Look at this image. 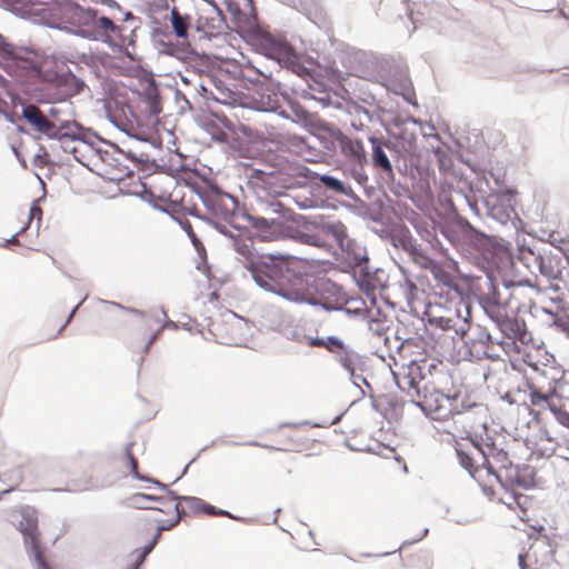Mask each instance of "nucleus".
<instances>
[{"instance_id": "obj_6", "label": "nucleus", "mask_w": 569, "mask_h": 569, "mask_svg": "<svg viewBox=\"0 0 569 569\" xmlns=\"http://www.w3.org/2000/svg\"><path fill=\"white\" fill-rule=\"evenodd\" d=\"M291 54L292 58L290 61L286 62L276 61L271 57H266L276 67L274 71L269 68H258L248 60L247 63L240 69V74L242 78L251 82L259 81L258 78L263 77L267 80V90H271L272 92L279 91L281 92L282 98H287L290 87L283 81L284 74L289 72L300 74L307 71V68L299 62L293 48Z\"/></svg>"}, {"instance_id": "obj_7", "label": "nucleus", "mask_w": 569, "mask_h": 569, "mask_svg": "<svg viewBox=\"0 0 569 569\" xmlns=\"http://www.w3.org/2000/svg\"><path fill=\"white\" fill-rule=\"evenodd\" d=\"M310 343L319 345L330 352L349 377H355L357 371L366 372L370 370V358L359 353L337 336L330 335L323 338H316L310 340Z\"/></svg>"}, {"instance_id": "obj_20", "label": "nucleus", "mask_w": 569, "mask_h": 569, "mask_svg": "<svg viewBox=\"0 0 569 569\" xmlns=\"http://www.w3.org/2000/svg\"><path fill=\"white\" fill-rule=\"evenodd\" d=\"M372 59V54L363 50L352 51L349 54L350 73L358 78L369 79L373 76Z\"/></svg>"}, {"instance_id": "obj_48", "label": "nucleus", "mask_w": 569, "mask_h": 569, "mask_svg": "<svg viewBox=\"0 0 569 569\" xmlns=\"http://www.w3.org/2000/svg\"><path fill=\"white\" fill-rule=\"evenodd\" d=\"M193 191L198 196V198L200 199L201 203L203 204V207L206 209L211 210V211H213L216 209L214 200L210 199L203 190L198 188V189H193Z\"/></svg>"}, {"instance_id": "obj_57", "label": "nucleus", "mask_w": 569, "mask_h": 569, "mask_svg": "<svg viewBox=\"0 0 569 569\" xmlns=\"http://www.w3.org/2000/svg\"><path fill=\"white\" fill-rule=\"evenodd\" d=\"M78 60L88 67H93L97 62V58L92 52H81L78 54Z\"/></svg>"}, {"instance_id": "obj_54", "label": "nucleus", "mask_w": 569, "mask_h": 569, "mask_svg": "<svg viewBox=\"0 0 569 569\" xmlns=\"http://www.w3.org/2000/svg\"><path fill=\"white\" fill-rule=\"evenodd\" d=\"M127 159H129L131 162H133L134 164H138V163H141V162H148L149 159H148V156L144 154V153H140L139 156L136 154L134 152H132L131 150H127L124 151V153H122Z\"/></svg>"}, {"instance_id": "obj_63", "label": "nucleus", "mask_w": 569, "mask_h": 569, "mask_svg": "<svg viewBox=\"0 0 569 569\" xmlns=\"http://www.w3.org/2000/svg\"><path fill=\"white\" fill-rule=\"evenodd\" d=\"M163 492L166 493L163 497L168 498V502H170V501L182 502L183 498L186 497V496H182V495H178L174 490H172L169 487V485H167V490H163Z\"/></svg>"}, {"instance_id": "obj_18", "label": "nucleus", "mask_w": 569, "mask_h": 569, "mask_svg": "<svg viewBox=\"0 0 569 569\" xmlns=\"http://www.w3.org/2000/svg\"><path fill=\"white\" fill-rule=\"evenodd\" d=\"M313 137L328 152L335 153L338 150L342 132L333 124L318 120L315 124Z\"/></svg>"}, {"instance_id": "obj_37", "label": "nucleus", "mask_w": 569, "mask_h": 569, "mask_svg": "<svg viewBox=\"0 0 569 569\" xmlns=\"http://www.w3.org/2000/svg\"><path fill=\"white\" fill-rule=\"evenodd\" d=\"M547 409L556 417V419L562 423L567 425V419H569V413L563 410L561 407L557 406L552 400L551 397L548 399L546 403Z\"/></svg>"}, {"instance_id": "obj_55", "label": "nucleus", "mask_w": 569, "mask_h": 569, "mask_svg": "<svg viewBox=\"0 0 569 569\" xmlns=\"http://www.w3.org/2000/svg\"><path fill=\"white\" fill-rule=\"evenodd\" d=\"M403 230H405L403 234H401L397 239L392 240V244L395 247L398 246V243H399L402 248H407V242L412 240L410 230L406 226H403Z\"/></svg>"}, {"instance_id": "obj_39", "label": "nucleus", "mask_w": 569, "mask_h": 569, "mask_svg": "<svg viewBox=\"0 0 569 569\" xmlns=\"http://www.w3.org/2000/svg\"><path fill=\"white\" fill-rule=\"evenodd\" d=\"M42 199H43V197L32 201V203L30 206V210H29V219H28V222H27L28 226H29L30 221L33 218H37V226H36V231L37 232L40 229V223H41V218H42V209L38 206V202L41 201Z\"/></svg>"}, {"instance_id": "obj_29", "label": "nucleus", "mask_w": 569, "mask_h": 569, "mask_svg": "<svg viewBox=\"0 0 569 569\" xmlns=\"http://www.w3.org/2000/svg\"><path fill=\"white\" fill-rule=\"evenodd\" d=\"M269 91L270 93L267 94L266 101H263V99L261 100V106L258 108V110L263 112H273L280 116L281 118H288V110H284L281 107L279 100L277 99V96H281V92H272L271 90Z\"/></svg>"}, {"instance_id": "obj_17", "label": "nucleus", "mask_w": 569, "mask_h": 569, "mask_svg": "<svg viewBox=\"0 0 569 569\" xmlns=\"http://www.w3.org/2000/svg\"><path fill=\"white\" fill-rule=\"evenodd\" d=\"M368 140L371 143L372 148L371 161L373 167L379 170L381 178L385 181L393 182L395 170L389 157L385 151V147L390 148V143L388 142L387 144H385L379 138L375 136H370Z\"/></svg>"}, {"instance_id": "obj_27", "label": "nucleus", "mask_w": 569, "mask_h": 569, "mask_svg": "<svg viewBox=\"0 0 569 569\" xmlns=\"http://www.w3.org/2000/svg\"><path fill=\"white\" fill-rule=\"evenodd\" d=\"M323 230L332 236L337 241V244L341 248L345 243L351 242V238L348 236L347 228L341 221H329L323 226Z\"/></svg>"}, {"instance_id": "obj_16", "label": "nucleus", "mask_w": 569, "mask_h": 569, "mask_svg": "<svg viewBox=\"0 0 569 569\" xmlns=\"http://www.w3.org/2000/svg\"><path fill=\"white\" fill-rule=\"evenodd\" d=\"M563 260V252L560 249L552 250L542 247L540 250H537L536 266L540 274L548 280H561Z\"/></svg>"}, {"instance_id": "obj_14", "label": "nucleus", "mask_w": 569, "mask_h": 569, "mask_svg": "<svg viewBox=\"0 0 569 569\" xmlns=\"http://www.w3.org/2000/svg\"><path fill=\"white\" fill-rule=\"evenodd\" d=\"M56 84L48 93V102H68L87 88L84 80L76 76L70 69L57 78Z\"/></svg>"}, {"instance_id": "obj_3", "label": "nucleus", "mask_w": 569, "mask_h": 569, "mask_svg": "<svg viewBox=\"0 0 569 569\" xmlns=\"http://www.w3.org/2000/svg\"><path fill=\"white\" fill-rule=\"evenodd\" d=\"M246 6L249 8V12L241 10L236 1L227 3V10L231 14L234 24L233 28L229 29L237 32L257 53L271 57L280 62L290 61L292 46L287 38L281 34H273L258 24L253 0H246Z\"/></svg>"}, {"instance_id": "obj_50", "label": "nucleus", "mask_w": 569, "mask_h": 569, "mask_svg": "<svg viewBox=\"0 0 569 569\" xmlns=\"http://www.w3.org/2000/svg\"><path fill=\"white\" fill-rule=\"evenodd\" d=\"M211 191L213 194H216L218 198H228L232 201L233 206L236 209L239 208V201L237 199L236 196L227 192V191H223L221 190L217 184H213V187L211 188Z\"/></svg>"}, {"instance_id": "obj_25", "label": "nucleus", "mask_w": 569, "mask_h": 569, "mask_svg": "<svg viewBox=\"0 0 569 569\" xmlns=\"http://www.w3.org/2000/svg\"><path fill=\"white\" fill-rule=\"evenodd\" d=\"M342 251L348 256L349 264L356 268L363 261H369L366 247L359 244L355 239L351 238V242H347L341 247Z\"/></svg>"}, {"instance_id": "obj_4", "label": "nucleus", "mask_w": 569, "mask_h": 569, "mask_svg": "<svg viewBox=\"0 0 569 569\" xmlns=\"http://www.w3.org/2000/svg\"><path fill=\"white\" fill-rule=\"evenodd\" d=\"M21 116L26 122L38 133L36 140L42 136L50 140L63 143V141L74 142L80 139L83 132V126L77 121L63 120L58 124L48 121L39 107L33 102L21 103Z\"/></svg>"}, {"instance_id": "obj_33", "label": "nucleus", "mask_w": 569, "mask_h": 569, "mask_svg": "<svg viewBox=\"0 0 569 569\" xmlns=\"http://www.w3.org/2000/svg\"><path fill=\"white\" fill-rule=\"evenodd\" d=\"M252 238L249 239H242L239 234H237L232 239V247L236 252L241 254L244 258L243 263L247 261L248 258L253 257V254L257 252L256 250L252 251Z\"/></svg>"}, {"instance_id": "obj_59", "label": "nucleus", "mask_w": 569, "mask_h": 569, "mask_svg": "<svg viewBox=\"0 0 569 569\" xmlns=\"http://www.w3.org/2000/svg\"><path fill=\"white\" fill-rule=\"evenodd\" d=\"M123 22H130L133 27L131 32L139 27L140 18L134 16L131 11H123Z\"/></svg>"}, {"instance_id": "obj_1", "label": "nucleus", "mask_w": 569, "mask_h": 569, "mask_svg": "<svg viewBox=\"0 0 569 569\" xmlns=\"http://www.w3.org/2000/svg\"><path fill=\"white\" fill-rule=\"evenodd\" d=\"M243 268L258 288L293 303H307L312 293L332 296L333 281L307 271L299 257L281 252H256Z\"/></svg>"}, {"instance_id": "obj_49", "label": "nucleus", "mask_w": 569, "mask_h": 569, "mask_svg": "<svg viewBox=\"0 0 569 569\" xmlns=\"http://www.w3.org/2000/svg\"><path fill=\"white\" fill-rule=\"evenodd\" d=\"M429 532V529L428 528H425L423 531H422V535L416 539H412V540H405L402 542V545L395 551H391V552H382L380 555H378L379 557H386V556H389V555H392V553H396V552H400L401 549L408 547V546H411L416 542H419L420 540H422Z\"/></svg>"}, {"instance_id": "obj_12", "label": "nucleus", "mask_w": 569, "mask_h": 569, "mask_svg": "<svg viewBox=\"0 0 569 569\" xmlns=\"http://www.w3.org/2000/svg\"><path fill=\"white\" fill-rule=\"evenodd\" d=\"M337 290L332 292V296L312 293L308 305L312 307H319L325 311H338L343 312L349 318H358L362 315L360 308H348L346 305L349 302L342 286L333 282Z\"/></svg>"}, {"instance_id": "obj_41", "label": "nucleus", "mask_w": 569, "mask_h": 569, "mask_svg": "<svg viewBox=\"0 0 569 569\" xmlns=\"http://www.w3.org/2000/svg\"><path fill=\"white\" fill-rule=\"evenodd\" d=\"M100 302L102 303H108V305H111L120 310H123L124 312H128L130 315H133L136 317H139V318H144L147 316V312L143 311V310H140V309H137V308H133V307H127V306H123L119 302H116V301H108V300H103V299H99Z\"/></svg>"}, {"instance_id": "obj_46", "label": "nucleus", "mask_w": 569, "mask_h": 569, "mask_svg": "<svg viewBox=\"0 0 569 569\" xmlns=\"http://www.w3.org/2000/svg\"><path fill=\"white\" fill-rule=\"evenodd\" d=\"M351 382L355 387L360 389V393L362 397L366 396L365 390L359 386L358 381L362 383L367 389L371 390L372 385L368 381V379L363 376V372L357 371L355 377H350Z\"/></svg>"}, {"instance_id": "obj_51", "label": "nucleus", "mask_w": 569, "mask_h": 569, "mask_svg": "<svg viewBox=\"0 0 569 569\" xmlns=\"http://www.w3.org/2000/svg\"><path fill=\"white\" fill-rule=\"evenodd\" d=\"M292 338L295 341L299 342V343H305L309 347H320L319 345H311L310 343V340L312 339H316V338H319L318 336H309L305 332H300V331H295L293 335H292Z\"/></svg>"}, {"instance_id": "obj_15", "label": "nucleus", "mask_w": 569, "mask_h": 569, "mask_svg": "<svg viewBox=\"0 0 569 569\" xmlns=\"http://www.w3.org/2000/svg\"><path fill=\"white\" fill-rule=\"evenodd\" d=\"M470 226L467 218L455 211L439 223V232L456 251L463 250L461 242Z\"/></svg>"}, {"instance_id": "obj_61", "label": "nucleus", "mask_w": 569, "mask_h": 569, "mask_svg": "<svg viewBox=\"0 0 569 569\" xmlns=\"http://www.w3.org/2000/svg\"><path fill=\"white\" fill-rule=\"evenodd\" d=\"M134 552H136V559L130 566H128L127 569H142V567L147 560V556H144L136 550H134Z\"/></svg>"}, {"instance_id": "obj_53", "label": "nucleus", "mask_w": 569, "mask_h": 569, "mask_svg": "<svg viewBox=\"0 0 569 569\" xmlns=\"http://www.w3.org/2000/svg\"><path fill=\"white\" fill-rule=\"evenodd\" d=\"M350 173H351L352 178L355 179V181L359 186L367 184L368 176H367V173L363 170L353 167V168H351Z\"/></svg>"}, {"instance_id": "obj_31", "label": "nucleus", "mask_w": 569, "mask_h": 569, "mask_svg": "<svg viewBox=\"0 0 569 569\" xmlns=\"http://www.w3.org/2000/svg\"><path fill=\"white\" fill-rule=\"evenodd\" d=\"M456 456L458 459L459 465L468 471L469 476L478 481V472L480 471V467L476 466L475 459L462 448L456 447L455 448Z\"/></svg>"}, {"instance_id": "obj_19", "label": "nucleus", "mask_w": 569, "mask_h": 569, "mask_svg": "<svg viewBox=\"0 0 569 569\" xmlns=\"http://www.w3.org/2000/svg\"><path fill=\"white\" fill-rule=\"evenodd\" d=\"M126 27L116 24L111 18L101 14L98 20V29L96 32L94 41H101L108 46L113 44L112 34L119 39L124 38Z\"/></svg>"}, {"instance_id": "obj_9", "label": "nucleus", "mask_w": 569, "mask_h": 569, "mask_svg": "<svg viewBox=\"0 0 569 569\" xmlns=\"http://www.w3.org/2000/svg\"><path fill=\"white\" fill-rule=\"evenodd\" d=\"M298 174L310 176V181L313 187L322 192L327 198H333L336 196H345L359 204L360 207H366V203L360 199V197L353 191L350 183L345 180L329 174V173H318L311 171L308 167H302Z\"/></svg>"}, {"instance_id": "obj_44", "label": "nucleus", "mask_w": 569, "mask_h": 569, "mask_svg": "<svg viewBox=\"0 0 569 569\" xmlns=\"http://www.w3.org/2000/svg\"><path fill=\"white\" fill-rule=\"evenodd\" d=\"M471 340L480 343H489L491 342V335L486 328L477 326L473 330V338Z\"/></svg>"}, {"instance_id": "obj_64", "label": "nucleus", "mask_w": 569, "mask_h": 569, "mask_svg": "<svg viewBox=\"0 0 569 569\" xmlns=\"http://www.w3.org/2000/svg\"><path fill=\"white\" fill-rule=\"evenodd\" d=\"M470 442L475 449L482 456L483 453H487V451L483 448V439L481 436H475L470 437Z\"/></svg>"}, {"instance_id": "obj_45", "label": "nucleus", "mask_w": 569, "mask_h": 569, "mask_svg": "<svg viewBox=\"0 0 569 569\" xmlns=\"http://www.w3.org/2000/svg\"><path fill=\"white\" fill-rule=\"evenodd\" d=\"M181 229L187 233L192 244H196V242L200 243V239L194 233L191 222L188 219H181L177 220Z\"/></svg>"}, {"instance_id": "obj_36", "label": "nucleus", "mask_w": 569, "mask_h": 569, "mask_svg": "<svg viewBox=\"0 0 569 569\" xmlns=\"http://www.w3.org/2000/svg\"><path fill=\"white\" fill-rule=\"evenodd\" d=\"M51 150L54 152L61 150L64 153H71L77 162L84 164L83 157L77 156V152H79V148L71 146V142L69 141L64 140L63 143L57 142L56 144L51 146Z\"/></svg>"}, {"instance_id": "obj_42", "label": "nucleus", "mask_w": 569, "mask_h": 569, "mask_svg": "<svg viewBox=\"0 0 569 569\" xmlns=\"http://www.w3.org/2000/svg\"><path fill=\"white\" fill-rule=\"evenodd\" d=\"M182 502L187 503L188 509L192 513H201V509L203 508V499L194 496H186Z\"/></svg>"}, {"instance_id": "obj_22", "label": "nucleus", "mask_w": 569, "mask_h": 569, "mask_svg": "<svg viewBox=\"0 0 569 569\" xmlns=\"http://www.w3.org/2000/svg\"><path fill=\"white\" fill-rule=\"evenodd\" d=\"M283 99L288 102L290 109L288 111L287 119L307 129H311L315 124H317L319 119H317L313 113L308 111L299 101L291 99L289 94Z\"/></svg>"}, {"instance_id": "obj_34", "label": "nucleus", "mask_w": 569, "mask_h": 569, "mask_svg": "<svg viewBox=\"0 0 569 569\" xmlns=\"http://www.w3.org/2000/svg\"><path fill=\"white\" fill-rule=\"evenodd\" d=\"M386 114V127L385 130L388 134L393 136L390 130V126H393L397 129H401L406 124V120L402 116L395 112L393 110H388L385 112Z\"/></svg>"}, {"instance_id": "obj_32", "label": "nucleus", "mask_w": 569, "mask_h": 569, "mask_svg": "<svg viewBox=\"0 0 569 569\" xmlns=\"http://www.w3.org/2000/svg\"><path fill=\"white\" fill-rule=\"evenodd\" d=\"M169 21L177 38L187 39L189 27L183 22L178 9L173 7L170 11Z\"/></svg>"}, {"instance_id": "obj_10", "label": "nucleus", "mask_w": 569, "mask_h": 569, "mask_svg": "<svg viewBox=\"0 0 569 569\" xmlns=\"http://www.w3.org/2000/svg\"><path fill=\"white\" fill-rule=\"evenodd\" d=\"M483 210L489 228L498 224L510 232L517 233L523 224L513 207L510 203L501 202L499 197L488 196L483 200Z\"/></svg>"}, {"instance_id": "obj_24", "label": "nucleus", "mask_w": 569, "mask_h": 569, "mask_svg": "<svg viewBox=\"0 0 569 569\" xmlns=\"http://www.w3.org/2000/svg\"><path fill=\"white\" fill-rule=\"evenodd\" d=\"M142 100L147 104L149 116L158 117L162 112L161 94L156 81L143 89Z\"/></svg>"}, {"instance_id": "obj_56", "label": "nucleus", "mask_w": 569, "mask_h": 569, "mask_svg": "<svg viewBox=\"0 0 569 569\" xmlns=\"http://www.w3.org/2000/svg\"><path fill=\"white\" fill-rule=\"evenodd\" d=\"M493 197H499L501 202L510 203V201L516 196V190L512 188H505L500 191V194H492Z\"/></svg>"}, {"instance_id": "obj_38", "label": "nucleus", "mask_w": 569, "mask_h": 569, "mask_svg": "<svg viewBox=\"0 0 569 569\" xmlns=\"http://www.w3.org/2000/svg\"><path fill=\"white\" fill-rule=\"evenodd\" d=\"M541 248H537L535 246H529V244H526V243H522V244H519L518 246V259L519 261H521L522 263H527V254L532 257V261L533 263L536 264V254H537V250H540Z\"/></svg>"}, {"instance_id": "obj_13", "label": "nucleus", "mask_w": 569, "mask_h": 569, "mask_svg": "<svg viewBox=\"0 0 569 569\" xmlns=\"http://www.w3.org/2000/svg\"><path fill=\"white\" fill-rule=\"evenodd\" d=\"M241 216L247 220L251 228L248 238H258L260 240H273L279 238L283 232V222L280 218H267L249 213L242 210Z\"/></svg>"}, {"instance_id": "obj_47", "label": "nucleus", "mask_w": 569, "mask_h": 569, "mask_svg": "<svg viewBox=\"0 0 569 569\" xmlns=\"http://www.w3.org/2000/svg\"><path fill=\"white\" fill-rule=\"evenodd\" d=\"M386 111H387V109L377 107L375 110H372L368 122H377L385 128L386 119H383V118H386V114H385Z\"/></svg>"}, {"instance_id": "obj_11", "label": "nucleus", "mask_w": 569, "mask_h": 569, "mask_svg": "<svg viewBox=\"0 0 569 569\" xmlns=\"http://www.w3.org/2000/svg\"><path fill=\"white\" fill-rule=\"evenodd\" d=\"M502 468L506 469V481L509 485L511 501H505L503 499H499V501L507 506H511L513 502L519 503L522 493L515 491L513 487L516 486L523 490L535 488L536 469L526 463L513 466L511 461H508V466L502 465Z\"/></svg>"}, {"instance_id": "obj_43", "label": "nucleus", "mask_w": 569, "mask_h": 569, "mask_svg": "<svg viewBox=\"0 0 569 569\" xmlns=\"http://www.w3.org/2000/svg\"><path fill=\"white\" fill-rule=\"evenodd\" d=\"M407 84V89L406 91H396V94H399L403 98V100L413 106V107H418V102H417V99H416V94H415V90H413V86H412V82L411 81H407L406 82Z\"/></svg>"}, {"instance_id": "obj_35", "label": "nucleus", "mask_w": 569, "mask_h": 569, "mask_svg": "<svg viewBox=\"0 0 569 569\" xmlns=\"http://www.w3.org/2000/svg\"><path fill=\"white\" fill-rule=\"evenodd\" d=\"M359 267V278L356 277V274H353V278L356 280V283L358 286V288L362 291V292H367V284L365 283V281H367L370 277H371V269H370V266H369V261H363L361 264L358 266Z\"/></svg>"}, {"instance_id": "obj_21", "label": "nucleus", "mask_w": 569, "mask_h": 569, "mask_svg": "<svg viewBox=\"0 0 569 569\" xmlns=\"http://www.w3.org/2000/svg\"><path fill=\"white\" fill-rule=\"evenodd\" d=\"M338 149L356 164H362L368 161L365 146L359 139L350 138L342 133Z\"/></svg>"}, {"instance_id": "obj_62", "label": "nucleus", "mask_w": 569, "mask_h": 569, "mask_svg": "<svg viewBox=\"0 0 569 569\" xmlns=\"http://www.w3.org/2000/svg\"><path fill=\"white\" fill-rule=\"evenodd\" d=\"M210 224L213 226V228L221 234L228 237L229 239H233L237 234H234L232 231H230L226 226L221 224V223H218V222H214L211 220V222H209Z\"/></svg>"}, {"instance_id": "obj_30", "label": "nucleus", "mask_w": 569, "mask_h": 569, "mask_svg": "<svg viewBox=\"0 0 569 569\" xmlns=\"http://www.w3.org/2000/svg\"><path fill=\"white\" fill-rule=\"evenodd\" d=\"M134 441H131L124 446L122 453V463L126 468H128L132 478H134L136 480H142V473H140L138 469V460L132 451Z\"/></svg>"}, {"instance_id": "obj_23", "label": "nucleus", "mask_w": 569, "mask_h": 569, "mask_svg": "<svg viewBox=\"0 0 569 569\" xmlns=\"http://www.w3.org/2000/svg\"><path fill=\"white\" fill-rule=\"evenodd\" d=\"M147 502H157V503H160V505H167L168 503V498L167 497H162V496H154V495L138 492V493L131 495L127 499V503L131 508L141 509V510L149 509V510H156V511H160V512H166L163 509H161L159 507H149V506H147Z\"/></svg>"}, {"instance_id": "obj_5", "label": "nucleus", "mask_w": 569, "mask_h": 569, "mask_svg": "<svg viewBox=\"0 0 569 569\" xmlns=\"http://www.w3.org/2000/svg\"><path fill=\"white\" fill-rule=\"evenodd\" d=\"M463 250H457L462 257L483 260L498 266L509 253L511 243L502 238L485 233L470 226L461 242Z\"/></svg>"}, {"instance_id": "obj_58", "label": "nucleus", "mask_w": 569, "mask_h": 569, "mask_svg": "<svg viewBox=\"0 0 569 569\" xmlns=\"http://www.w3.org/2000/svg\"><path fill=\"white\" fill-rule=\"evenodd\" d=\"M93 136L96 137L100 142H101V139H103L101 136L98 134V132H96L94 130L92 129H87L83 127V132H81L80 134V139H78L77 141L79 142H82V143H89V138Z\"/></svg>"}, {"instance_id": "obj_52", "label": "nucleus", "mask_w": 569, "mask_h": 569, "mask_svg": "<svg viewBox=\"0 0 569 569\" xmlns=\"http://www.w3.org/2000/svg\"><path fill=\"white\" fill-rule=\"evenodd\" d=\"M307 425H310L312 427H325V425H322V423H311L308 420L300 421V422L283 421L278 425L277 430H281L283 428H300V427L307 426Z\"/></svg>"}, {"instance_id": "obj_28", "label": "nucleus", "mask_w": 569, "mask_h": 569, "mask_svg": "<svg viewBox=\"0 0 569 569\" xmlns=\"http://www.w3.org/2000/svg\"><path fill=\"white\" fill-rule=\"evenodd\" d=\"M138 182L140 186V190L127 191L126 193L139 198L140 200L147 202L151 208L156 210L167 212L164 208L157 203V196L151 191V189L144 182H142L140 178Z\"/></svg>"}, {"instance_id": "obj_8", "label": "nucleus", "mask_w": 569, "mask_h": 569, "mask_svg": "<svg viewBox=\"0 0 569 569\" xmlns=\"http://www.w3.org/2000/svg\"><path fill=\"white\" fill-rule=\"evenodd\" d=\"M23 538L26 553L36 569H50L46 559V548L41 543V535L38 526L37 510L30 506L21 509V520L18 526Z\"/></svg>"}, {"instance_id": "obj_2", "label": "nucleus", "mask_w": 569, "mask_h": 569, "mask_svg": "<svg viewBox=\"0 0 569 569\" xmlns=\"http://www.w3.org/2000/svg\"><path fill=\"white\" fill-rule=\"evenodd\" d=\"M0 8L16 17L50 29L94 41L98 9L83 7L74 1L59 3L52 0H0Z\"/></svg>"}, {"instance_id": "obj_26", "label": "nucleus", "mask_w": 569, "mask_h": 569, "mask_svg": "<svg viewBox=\"0 0 569 569\" xmlns=\"http://www.w3.org/2000/svg\"><path fill=\"white\" fill-rule=\"evenodd\" d=\"M22 48H18L10 43L0 33V61L3 66L14 64L22 59Z\"/></svg>"}, {"instance_id": "obj_40", "label": "nucleus", "mask_w": 569, "mask_h": 569, "mask_svg": "<svg viewBox=\"0 0 569 569\" xmlns=\"http://www.w3.org/2000/svg\"><path fill=\"white\" fill-rule=\"evenodd\" d=\"M529 398L532 406H540L541 403H547L548 399L551 396L545 395L542 391H540L535 386L529 385Z\"/></svg>"}, {"instance_id": "obj_60", "label": "nucleus", "mask_w": 569, "mask_h": 569, "mask_svg": "<svg viewBox=\"0 0 569 569\" xmlns=\"http://www.w3.org/2000/svg\"><path fill=\"white\" fill-rule=\"evenodd\" d=\"M267 210H270L271 213H277L283 217L287 208L281 202L273 201L268 204Z\"/></svg>"}]
</instances>
